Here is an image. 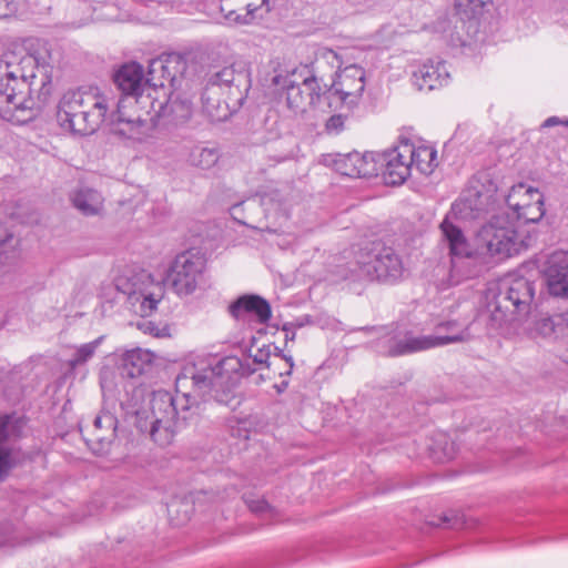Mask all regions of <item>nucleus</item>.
Wrapping results in <instances>:
<instances>
[{
	"instance_id": "44",
	"label": "nucleus",
	"mask_w": 568,
	"mask_h": 568,
	"mask_svg": "<svg viewBox=\"0 0 568 568\" xmlns=\"http://www.w3.org/2000/svg\"><path fill=\"white\" fill-rule=\"evenodd\" d=\"M97 440H98V444L100 447L94 449V453L102 454V453L106 452L111 444V438L98 436Z\"/></svg>"
},
{
	"instance_id": "49",
	"label": "nucleus",
	"mask_w": 568,
	"mask_h": 568,
	"mask_svg": "<svg viewBox=\"0 0 568 568\" xmlns=\"http://www.w3.org/2000/svg\"><path fill=\"white\" fill-rule=\"evenodd\" d=\"M4 540L0 538V545L3 542Z\"/></svg>"
},
{
	"instance_id": "15",
	"label": "nucleus",
	"mask_w": 568,
	"mask_h": 568,
	"mask_svg": "<svg viewBox=\"0 0 568 568\" xmlns=\"http://www.w3.org/2000/svg\"><path fill=\"white\" fill-rule=\"evenodd\" d=\"M321 163L349 178H371L378 175V161L373 152L362 154L354 151L346 154H323Z\"/></svg>"
},
{
	"instance_id": "36",
	"label": "nucleus",
	"mask_w": 568,
	"mask_h": 568,
	"mask_svg": "<svg viewBox=\"0 0 568 568\" xmlns=\"http://www.w3.org/2000/svg\"><path fill=\"white\" fill-rule=\"evenodd\" d=\"M486 0H455V7L463 19H473L481 12Z\"/></svg>"
},
{
	"instance_id": "2",
	"label": "nucleus",
	"mask_w": 568,
	"mask_h": 568,
	"mask_svg": "<svg viewBox=\"0 0 568 568\" xmlns=\"http://www.w3.org/2000/svg\"><path fill=\"white\" fill-rule=\"evenodd\" d=\"M45 69V59L33 53H7L0 60V118L16 123L32 120L43 105L31 95L36 72Z\"/></svg>"
},
{
	"instance_id": "8",
	"label": "nucleus",
	"mask_w": 568,
	"mask_h": 568,
	"mask_svg": "<svg viewBox=\"0 0 568 568\" xmlns=\"http://www.w3.org/2000/svg\"><path fill=\"white\" fill-rule=\"evenodd\" d=\"M530 245V236L524 235L509 212H500L484 224L476 234L475 247L484 257H508Z\"/></svg>"
},
{
	"instance_id": "9",
	"label": "nucleus",
	"mask_w": 568,
	"mask_h": 568,
	"mask_svg": "<svg viewBox=\"0 0 568 568\" xmlns=\"http://www.w3.org/2000/svg\"><path fill=\"white\" fill-rule=\"evenodd\" d=\"M114 285L131 310L142 317L152 315L164 296L163 285L144 270L124 272L115 278Z\"/></svg>"
},
{
	"instance_id": "27",
	"label": "nucleus",
	"mask_w": 568,
	"mask_h": 568,
	"mask_svg": "<svg viewBox=\"0 0 568 568\" xmlns=\"http://www.w3.org/2000/svg\"><path fill=\"white\" fill-rule=\"evenodd\" d=\"M538 199L542 200V194L538 189L529 186L524 183L514 185L506 196V204L511 210L510 215H515L518 211L529 206L530 203Z\"/></svg>"
},
{
	"instance_id": "25",
	"label": "nucleus",
	"mask_w": 568,
	"mask_h": 568,
	"mask_svg": "<svg viewBox=\"0 0 568 568\" xmlns=\"http://www.w3.org/2000/svg\"><path fill=\"white\" fill-rule=\"evenodd\" d=\"M153 354L149 351L135 348L128 351L122 357V375L135 378L144 374L152 364Z\"/></svg>"
},
{
	"instance_id": "5",
	"label": "nucleus",
	"mask_w": 568,
	"mask_h": 568,
	"mask_svg": "<svg viewBox=\"0 0 568 568\" xmlns=\"http://www.w3.org/2000/svg\"><path fill=\"white\" fill-rule=\"evenodd\" d=\"M106 99L93 91L69 90L60 99L57 120L60 126L74 134L95 132L106 120Z\"/></svg>"
},
{
	"instance_id": "28",
	"label": "nucleus",
	"mask_w": 568,
	"mask_h": 568,
	"mask_svg": "<svg viewBox=\"0 0 568 568\" xmlns=\"http://www.w3.org/2000/svg\"><path fill=\"white\" fill-rule=\"evenodd\" d=\"M72 204L84 215H95L103 204L102 195L90 187H79L71 195Z\"/></svg>"
},
{
	"instance_id": "42",
	"label": "nucleus",
	"mask_w": 568,
	"mask_h": 568,
	"mask_svg": "<svg viewBox=\"0 0 568 568\" xmlns=\"http://www.w3.org/2000/svg\"><path fill=\"white\" fill-rule=\"evenodd\" d=\"M439 523H433L436 526H443L448 528H457L458 527V519L454 516L444 515L440 517Z\"/></svg>"
},
{
	"instance_id": "7",
	"label": "nucleus",
	"mask_w": 568,
	"mask_h": 568,
	"mask_svg": "<svg viewBox=\"0 0 568 568\" xmlns=\"http://www.w3.org/2000/svg\"><path fill=\"white\" fill-rule=\"evenodd\" d=\"M277 90L285 94L286 106L295 115H303L311 109L323 110L327 101L326 84L307 67L278 73L272 79Z\"/></svg>"
},
{
	"instance_id": "38",
	"label": "nucleus",
	"mask_w": 568,
	"mask_h": 568,
	"mask_svg": "<svg viewBox=\"0 0 568 568\" xmlns=\"http://www.w3.org/2000/svg\"><path fill=\"white\" fill-rule=\"evenodd\" d=\"M93 426L97 430H111L112 436L116 426V418L110 413H102L95 416L93 420Z\"/></svg>"
},
{
	"instance_id": "40",
	"label": "nucleus",
	"mask_w": 568,
	"mask_h": 568,
	"mask_svg": "<svg viewBox=\"0 0 568 568\" xmlns=\"http://www.w3.org/2000/svg\"><path fill=\"white\" fill-rule=\"evenodd\" d=\"M246 504L251 511L255 514H265L271 511V506L264 499H248Z\"/></svg>"
},
{
	"instance_id": "3",
	"label": "nucleus",
	"mask_w": 568,
	"mask_h": 568,
	"mask_svg": "<svg viewBox=\"0 0 568 568\" xmlns=\"http://www.w3.org/2000/svg\"><path fill=\"white\" fill-rule=\"evenodd\" d=\"M467 328L457 322L440 323L436 326L433 335H416L407 329H394L386 332L379 329V337L375 348L386 356H403L417 352L427 351L434 347L468 339Z\"/></svg>"
},
{
	"instance_id": "39",
	"label": "nucleus",
	"mask_w": 568,
	"mask_h": 568,
	"mask_svg": "<svg viewBox=\"0 0 568 568\" xmlns=\"http://www.w3.org/2000/svg\"><path fill=\"white\" fill-rule=\"evenodd\" d=\"M345 118L342 114L332 115L325 123L328 133L337 134L344 129Z\"/></svg>"
},
{
	"instance_id": "12",
	"label": "nucleus",
	"mask_w": 568,
	"mask_h": 568,
	"mask_svg": "<svg viewBox=\"0 0 568 568\" xmlns=\"http://www.w3.org/2000/svg\"><path fill=\"white\" fill-rule=\"evenodd\" d=\"M361 275L371 281L395 283L404 274L400 256L390 246L374 242L362 248L357 255Z\"/></svg>"
},
{
	"instance_id": "46",
	"label": "nucleus",
	"mask_w": 568,
	"mask_h": 568,
	"mask_svg": "<svg viewBox=\"0 0 568 568\" xmlns=\"http://www.w3.org/2000/svg\"><path fill=\"white\" fill-rule=\"evenodd\" d=\"M141 327H143L145 332H150L151 334L158 336V329L151 322L142 324Z\"/></svg>"
},
{
	"instance_id": "41",
	"label": "nucleus",
	"mask_w": 568,
	"mask_h": 568,
	"mask_svg": "<svg viewBox=\"0 0 568 568\" xmlns=\"http://www.w3.org/2000/svg\"><path fill=\"white\" fill-rule=\"evenodd\" d=\"M16 12L13 0H0V19L11 17Z\"/></svg>"
},
{
	"instance_id": "6",
	"label": "nucleus",
	"mask_w": 568,
	"mask_h": 568,
	"mask_svg": "<svg viewBox=\"0 0 568 568\" xmlns=\"http://www.w3.org/2000/svg\"><path fill=\"white\" fill-rule=\"evenodd\" d=\"M153 114L148 112V116L131 115L126 112L125 100L118 102L116 111L110 115L112 132L126 139L142 140V138L158 124L162 118H170V122L182 124L192 116V103L187 100H171L168 104L158 103L155 109L154 101H151Z\"/></svg>"
},
{
	"instance_id": "30",
	"label": "nucleus",
	"mask_w": 568,
	"mask_h": 568,
	"mask_svg": "<svg viewBox=\"0 0 568 568\" xmlns=\"http://www.w3.org/2000/svg\"><path fill=\"white\" fill-rule=\"evenodd\" d=\"M219 159L220 152L214 146L195 145L189 154V162L203 170L213 168Z\"/></svg>"
},
{
	"instance_id": "26",
	"label": "nucleus",
	"mask_w": 568,
	"mask_h": 568,
	"mask_svg": "<svg viewBox=\"0 0 568 568\" xmlns=\"http://www.w3.org/2000/svg\"><path fill=\"white\" fill-rule=\"evenodd\" d=\"M565 327H568V312L554 316L541 315L527 329L531 336L551 337L561 334Z\"/></svg>"
},
{
	"instance_id": "23",
	"label": "nucleus",
	"mask_w": 568,
	"mask_h": 568,
	"mask_svg": "<svg viewBox=\"0 0 568 568\" xmlns=\"http://www.w3.org/2000/svg\"><path fill=\"white\" fill-rule=\"evenodd\" d=\"M244 206L247 210H253V209H256L257 206H262V209L265 213V216H273V215L275 216L282 210L281 203L278 201H275L273 194H264L262 196H254V197L248 199L245 202L237 203L230 209L231 215L234 220H236L237 222L245 224V225L247 224V221L243 220L242 215H241Z\"/></svg>"
},
{
	"instance_id": "20",
	"label": "nucleus",
	"mask_w": 568,
	"mask_h": 568,
	"mask_svg": "<svg viewBox=\"0 0 568 568\" xmlns=\"http://www.w3.org/2000/svg\"><path fill=\"white\" fill-rule=\"evenodd\" d=\"M231 315L236 320L255 317L260 323L270 321L272 311L268 302L258 295H243L233 302L230 307Z\"/></svg>"
},
{
	"instance_id": "45",
	"label": "nucleus",
	"mask_w": 568,
	"mask_h": 568,
	"mask_svg": "<svg viewBox=\"0 0 568 568\" xmlns=\"http://www.w3.org/2000/svg\"><path fill=\"white\" fill-rule=\"evenodd\" d=\"M557 124H564V125H567V126H568V119H566V120H561V119H560V118H558V116H550V118H548V119L544 122L542 126H544V128H551V126H555V125H557Z\"/></svg>"
},
{
	"instance_id": "32",
	"label": "nucleus",
	"mask_w": 568,
	"mask_h": 568,
	"mask_svg": "<svg viewBox=\"0 0 568 568\" xmlns=\"http://www.w3.org/2000/svg\"><path fill=\"white\" fill-rule=\"evenodd\" d=\"M544 214V199L539 201L537 199L536 201L530 203L529 206H526L524 210L518 211V213L510 216L514 217L516 225H518L519 229L521 221L525 223H536L539 220H541Z\"/></svg>"
},
{
	"instance_id": "43",
	"label": "nucleus",
	"mask_w": 568,
	"mask_h": 568,
	"mask_svg": "<svg viewBox=\"0 0 568 568\" xmlns=\"http://www.w3.org/2000/svg\"><path fill=\"white\" fill-rule=\"evenodd\" d=\"M464 205L465 207H468L470 211L476 212L474 216H477L479 212L483 210L479 205L476 203L473 204V201L469 197H463L460 199L459 203L456 204V206Z\"/></svg>"
},
{
	"instance_id": "35",
	"label": "nucleus",
	"mask_w": 568,
	"mask_h": 568,
	"mask_svg": "<svg viewBox=\"0 0 568 568\" xmlns=\"http://www.w3.org/2000/svg\"><path fill=\"white\" fill-rule=\"evenodd\" d=\"M189 504L182 501H172L168 505V515L174 526H181L189 521Z\"/></svg>"
},
{
	"instance_id": "33",
	"label": "nucleus",
	"mask_w": 568,
	"mask_h": 568,
	"mask_svg": "<svg viewBox=\"0 0 568 568\" xmlns=\"http://www.w3.org/2000/svg\"><path fill=\"white\" fill-rule=\"evenodd\" d=\"M103 339L104 336H100L92 342L78 346L75 348L73 357L69 361V366L71 368H75L77 366L85 364L89 359L93 357Z\"/></svg>"
},
{
	"instance_id": "13",
	"label": "nucleus",
	"mask_w": 568,
	"mask_h": 568,
	"mask_svg": "<svg viewBox=\"0 0 568 568\" xmlns=\"http://www.w3.org/2000/svg\"><path fill=\"white\" fill-rule=\"evenodd\" d=\"M205 258L190 251L179 254L168 274L173 291L179 296H189L204 288Z\"/></svg>"
},
{
	"instance_id": "1",
	"label": "nucleus",
	"mask_w": 568,
	"mask_h": 568,
	"mask_svg": "<svg viewBox=\"0 0 568 568\" xmlns=\"http://www.w3.org/2000/svg\"><path fill=\"white\" fill-rule=\"evenodd\" d=\"M253 372L236 356H203L185 364L175 379V396L164 389L152 394L150 436L161 446L169 445L178 432L196 420L200 400L227 403L240 378Z\"/></svg>"
},
{
	"instance_id": "34",
	"label": "nucleus",
	"mask_w": 568,
	"mask_h": 568,
	"mask_svg": "<svg viewBox=\"0 0 568 568\" xmlns=\"http://www.w3.org/2000/svg\"><path fill=\"white\" fill-rule=\"evenodd\" d=\"M315 64L317 69L322 68L323 65H328L333 70H339L343 61L336 51L329 48H321L316 52Z\"/></svg>"
},
{
	"instance_id": "11",
	"label": "nucleus",
	"mask_w": 568,
	"mask_h": 568,
	"mask_svg": "<svg viewBox=\"0 0 568 568\" xmlns=\"http://www.w3.org/2000/svg\"><path fill=\"white\" fill-rule=\"evenodd\" d=\"M536 287L532 281L523 276H508L496 296L495 312L505 322H524L530 315Z\"/></svg>"
},
{
	"instance_id": "24",
	"label": "nucleus",
	"mask_w": 568,
	"mask_h": 568,
	"mask_svg": "<svg viewBox=\"0 0 568 568\" xmlns=\"http://www.w3.org/2000/svg\"><path fill=\"white\" fill-rule=\"evenodd\" d=\"M409 160L410 170H416L422 174L428 175L437 166V152L429 145H416L409 140Z\"/></svg>"
},
{
	"instance_id": "4",
	"label": "nucleus",
	"mask_w": 568,
	"mask_h": 568,
	"mask_svg": "<svg viewBox=\"0 0 568 568\" xmlns=\"http://www.w3.org/2000/svg\"><path fill=\"white\" fill-rule=\"evenodd\" d=\"M250 87V73L244 68L237 70L231 65L211 74L201 95L203 112L213 122L226 120L229 102L242 103Z\"/></svg>"
},
{
	"instance_id": "14",
	"label": "nucleus",
	"mask_w": 568,
	"mask_h": 568,
	"mask_svg": "<svg viewBox=\"0 0 568 568\" xmlns=\"http://www.w3.org/2000/svg\"><path fill=\"white\" fill-rule=\"evenodd\" d=\"M365 89V70L356 64L344 68L327 91V104L338 101L342 109L353 111L361 102Z\"/></svg>"
},
{
	"instance_id": "22",
	"label": "nucleus",
	"mask_w": 568,
	"mask_h": 568,
	"mask_svg": "<svg viewBox=\"0 0 568 568\" xmlns=\"http://www.w3.org/2000/svg\"><path fill=\"white\" fill-rule=\"evenodd\" d=\"M114 82L123 94L135 97L134 103L138 104L140 103L139 98L143 99V90L150 80L144 79L143 68L139 63L131 62L116 71Z\"/></svg>"
},
{
	"instance_id": "29",
	"label": "nucleus",
	"mask_w": 568,
	"mask_h": 568,
	"mask_svg": "<svg viewBox=\"0 0 568 568\" xmlns=\"http://www.w3.org/2000/svg\"><path fill=\"white\" fill-rule=\"evenodd\" d=\"M274 351L281 352L277 347H274ZM250 357L252 358L254 364L265 365L267 368H271V366L275 365L276 361H280V362L284 361L286 368L284 371L278 372L280 376L291 375L293 366H294L293 359L291 356L286 357L285 355H281L280 353H275L272 356L270 346L257 348L254 354L250 355Z\"/></svg>"
},
{
	"instance_id": "31",
	"label": "nucleus",
	"mask_w": 568,
	"mask_h": 568,
	"mask_svg": "<svg viewBox=\"0 0 568 568\" xmlns=\"http://www.w3.org/2000/svg\"><path fill=\"white\" fill-rule=\"evenodd\" d=\"M429 449L437 462L444 463L453 459L456 455L455 443L450 442L448 435L445 433L436 434L434 443Z\"/></svg>"
},
{
	"instance_id": "37",
	"label": "nucleus",
	"mask_w": 568,
	"mask_h": 568,
	"mask_svg": "<svg viewBox=\"0 0 568 568\" xmlns=\"http://www.w3.org/2000/svg\"><path fill=\"white\" fill-rule=\"evenodd\" d=\"M14 250L13 235L8 231L7 227L0 224V264L8 261Z\"/></svg>"
},
{
	"instance_id": "19",
	"label": "nucleus",
	"mask_w": 568,
	"mask_h": 568,
	"mask_svg": "<svg viewBox=\"0 0 568 568\" xmlns=\"http://www.w3.org/2000/svg\"><path fill=\"white\" fill-rule=\"evenodd\" d=\"M412 82L419 91H432L449 82V72L444 61L429 59L413 72Z\"/></svg>"
},
{
	"instance_id": "16",
	"label": "nucleus",
	"mask_w": 568,
	"mask_h": 568,
	"mask_svg": "<svg viewBox=\"0 0 568 568\" xmlns=\"http://www.w3.org/2000/svg\"><path fill=\"white\" fill-rule=\"evenodd\" d=\"M409 139L400 138L397 145L382 154H375L378 161V172L382 171L387 184L399 185L410 175Z\"/></svg>"
},
{
	"instance_id": "47",
	"label": "nucleus",
	"mask_w": 568,
	"mask_h": 568,
	"mask_svg": "<svg viewBox=\"0 0 568 568\" xmlns=\"http://www.w3.org/2000/svg\"><path fill=\"white\" fill-rule=\"evenodd\" d=\"M156 64H161V61L153 60L150 64V68L153 69Z\"/></svg>"
},
{
	"instance_id": "48",
	"label": "nucleus",
	"mask_w": 568,
	"mask_h": 568,
	"mask_svg": "<svg viewBox=\"0 0 568 568\" xmlns=\"http://www.w3.org/2000/svg\"><path fill=\"white\" fill-rule=\"evenodd\" d=\"M476 195H477V197H478V200H479V202L481 204L483 203V201H481L483 195L480 194V192H476Z\"/></svg>"
},
{
	"instance_id": "10",
	"label": "nucleus",
	"mask_w": 568,
	"mask_h": 568,
	"mask_svg": "<svg viewBox=\"0 0 568 568\" xmlns=\"http://www.w3.org/2000/svg\"><path fill=\"white\" fill-rule=\"evenodd\" d=\"M440 231L450 255L449 285H458L466 280L478 276L484 256L477 253L476 247H471L463 231L452 223L448 217L440 223Z\"/></svg>"
},
{
	"instance_id": "17",
	"label": "nucleus",
	"mask_w": 568,
	"mask_h": 568,
	"mask_svg": "<svg viewBox=\"0 0 568 568\" xmlns=\"http://www.w3.org/2000/svg\"><path fill=\"white\" fill-rule=\"evenodd\" d=\"M544 272L549 293L554 296L568 297V253L552 252L546 261Z\"/></svg>"
},
{
	"instance_id": "18",
	"label": "nucleus",
	"mask_w": 568,
	"mask_h": 568,
	"mask_svg": "<svg viewBox=\"0 0 568 568\" xmlns=\"http://www.w3.org/2000/svg\"><path fill=\"white\" fill-rule=\"evenodd\" d=\"M20 419L13 416L0 417V479L17 463L20 456L10 442L12 437H17L20 429Z\"/></svg>"
},
{
	"instance_id": "21",
	"label": "nucleus",
	"mask_w": 568,
	"mask_h": 568,
	"mask_svg": "<svg viewBox=\"0 0 568 568\" xmlns=\"http://www.w3.org/2000/svg\"><path fill=\"white\" fill-rule=\"evenodd\" d=\"M268 12V0H261L260 4L246 0H221L220 10L229 23L248 24L255 19L258 10Z\"/></svg>"
}]
</instances>
